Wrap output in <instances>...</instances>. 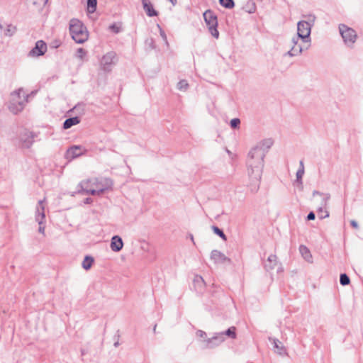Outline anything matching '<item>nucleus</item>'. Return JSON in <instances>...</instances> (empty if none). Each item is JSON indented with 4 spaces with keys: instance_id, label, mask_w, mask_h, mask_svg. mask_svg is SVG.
<instances>
[{
    "instance_id": "9d476101",
    "label": "nucleus",
    "mask_w": 363,
    "mask_h": 363,
    "mask_svg": "<svg viewBox=\"0 0 363 363\" xmlns=\"http://www.w3.org/2000/svg\"><path fill=\"white\" fill-rule=\"evenodd\" d=\"M225 341L224 333H216L211 338L206 339L205 347L206 348H214Z\"/></svg>"
},
{
    "instance_id": "aec40b11",
    "label": "nucleus",
    "mask_w": 363,
    "mask_h": 363,
    "mask_svg": "<svg viewBox=\"0 0 363 363\" xmlns=\"http://www.w3.org/2000/svg\"><path fill=\"white\" fill-rule=\"evenodd\" d=\"M44 200H40L36 207L35 220H45V206L43 205Z\"/></svg>"
},
{
    "instance_id": "0eeeda50",
    "label": "nucleus",
    "mask_w": 363,
    "mask_h": 363,
    "mask_svg": "<svg viewBox=\"0 0 363 363\" xmlns=\"http://www.w3.org/2000/svg\"><path fill=\"white\" fill-rule=\"evenodd\" d=\"M339 30L345 44L352 47L357 40L356 31L345 24L339 25Z\"/></svg>"
},
{
    "instance_id": "39448f33",
    "label": "nucleus",
    "mask_w": 363,
    "mask_h": 363,
    "mask_svg": "<svg viewBox=\"0 0 363 363\" xmlns=\"http://www.w3.org/2000/svg\"><path fill=\"white\" fill-rule=\"evenodd\" d=\"M315 16L314 15H309L307 21H300L297 23V35L301 38L303 43H308L306 48L308 49L311 43V28L314 24Z\"/></svg>"
},
{
    "instance_id": "49530a36",
    "label": "nucleus",
    "mask_w": 363,
    "mask_h": 363,
    "mask_svg": "<svg viewBox=\"0 0 363 363\" xmlns=\"http://www.w3.org/2000/svg\"><path fill=\"white\" fill-rule=\"evenodd\" d=\"M118 345H119V342H116L114 343V347H117Z\"/></svg>"
},
{
    "instance_id": "e433bc0d",
    "label": "nucleus",
    "mask_w": 363,
    "mask_h": 363,
    "mask_svg": "<svg viewBox=\"0 0 363 363\" xmlns=\"http://www.w3.org/2000/svg\"><path fill=\"white\" fill-rule=\"evenodd\" d=\"M45 220H36L39 224L38 232L45 234V225H43Z\"/></svg>"
},
{
    "instance_id": "cd10ccee",
    "label": "nucleus",
    "mask_w": 363,
    "mask_h": 363,
    "mask_svg": "<svg viewBox=\"0 0 363 363\" xmlns=\"http://www.w3.org/2000/svg\"><path fill=\"white\" fill-rule=\"evenodd\" d=\"M177 88L182 91H186L189 88V84L186 80H180L177 85Z\"/></svg>"
},
{
    "instance_id": "9b49d317",
    "label": "nucleus",
    "mask_w": 363,
    "mask_h": 363,
    "mask_svg": "<svg viewBox=\"0 0 363 363\" xmlns=\"http://www.w3.org/2000/svg\"><path fill=\"white\" fill-rule=\"evenodd\" d=\"M47 50V45L43 40L36 42L35 47L29 52L30 57H39L45 54Z\"/></svg>"
},
{
    "instance_id": "09e8293b",
    "label": "nucleus",
    "mask_w": 363,
    "mask_h": 363,
    "mask_svg": "<svg viewBox=\"0 0 363 363\" xmlns=\"http://www.w3.org/2000/svg\"><path fill=\"white\" fill-rule=\"evenodd\" d=\"M0 29H3V26L1 23H0Z\"/></svg>"
},
{
    "instance_id": "1a4fd4ad",
    "label": "nucleus",
    "mask_w": 363,
    "mask_h": 363,
    "mask_svg": "<svg viewBox=\"0 0 363 363\" xmlns=\"http://www.w3.org/2000/svg\"><path fill=\"white\" fill-rule=\"evenodd\" d=\"M301 40V37L297 35H294L291 40V49L284 55L289 57L301 55L303 50V48L300 43Z\"/></svg>"
},
{
    "instance_id": "37998d69",
    "label": "nucleus",
    "mask_w": 363,
    "mask_h": 363,
    "mask_svg": "<svg viewBox=\"0 0 363 363\" xmlns=\"http://www.w3.org/2000/svg\"><path fill=\"white\" fill-rule=\"evenodd\" d=\"M350 224H351V225H352L354 228L357 229V228H359V225H358L357 222V221H355V220H351V221H350Z\"/></svg>"
},
{
    "instance_id": "bb28decb",
    "label": "nucleus",
    "mask_w": 363,
    "mask_h": 363,
    "mask_svg": "<svg viewBox=\"0 0 363 363\" xmlns=\"http://www.w3.org/2000/svg\"><path fill=\"white\" fill-rule=\"evenodd\" d=\"M327 206L325 207L320 203V206L318 208V215L320 219L329 217V212L326 210Z\"/></svg>"
},
{
    "instance_id": "f704fd0d",
    "label": "nucleus",
    "mask_w": 363,
    "mask_h": 363,
    "mask_svg": "<svg viewBox=\"0 0 363 363\" xmlns=\"http://www.w3.org/2000/svg\"><path fill=\"white\" fill-rule=\"evenodd\" d=\"M194 282L195 284H198L200 286H202L204 284V281L201 276H196Z\"/></svg>"
},
{
    "instance_id": "c03bdc74",
    "label": "nucleus",
    "mask_w": 363,
    "mask_h": 363,
    "mask_svg": "<svg viewBox=\"0 0 363 363\" xmlns=\"http://www.w3.org/2000/svg\"><path fill=\"white\" fill-rule=\"evenodd\" d=\"M93 200L91 198H86L85 200H84V203L86 204H89L91 203H92Z\"/></svg>"
},
{
    "instance_id": "f257e3e1",
    "label": "nucleus",
    "mask_w": 363,
    "mask_h": 363,
    "mask_svg": "<svg viewBox=\"0 0 363 363\" xmlns=\"http://www.w3.org/2000/svg\"><path fill=\"white\" fill-rule=\"evenodd\" d=\"M263 152L252 147L248 152L246 161L248 177L247 187L252 193L258 191L264 166Z\"/></svg>"
},
{
    "instance_id": "79ce46f5",
    "label": "nucleus",
    "mask_w": 363,
    "mask_h": 363,
    "mask_svg": "<svg viewBox=\"0 0 363 363\" xmlns=\"http://www.w3.org/2000/svg\"><path fill=\"white\" fill-rule=\"evenodd\" d=\"M315 218V215L313 212H310L307 216V220H314Z\"/></svg>"
},
{
    "instance_id": "4c0bfd02",
    "label": "nucleus",
    "mask_w": 363,
    "mask_h": 363,
    "mask_svg": "<svg viewBox=\"0 0 363 363\" xmlns=\"http://www.w3.org/2000/svg\"><path fill=\"white\" fill-rule=\"evenodd\" d=\"M33 5L41 6L45 5L48 0H31Z\"/></svg>"
},
{
    "instance_id": "c85d7f7f",
    "label": "nucleus",
    "mask_w": 363,
    "mask_h": 363,
    "mask_svg": "<svg viewBox=\"0 0 363 363\" xmlns=\"http://www.w3.org/2000/svg\"><path fill=\"white\" fill-rule=\"evenodd\" d=\"M220 4L225 9H233L235 6L233 0H219Z\"/></svg>"
},
{
    "instance_id": "c9c22d12",
    "label": "nucleus",
    "mask_w": 363,
    "mask_h": 363,
    "mask_svg": "<svg viewBox=\"0 0 363 363\" xmlns=\"http://www.w3.org/2000/svg\"><path fill=\"white\" fill-rule=\"evenodd\" d=\"M240 123V120L239 118H233L230 121V126L233 128H236Z\"/></svg>"
},
{
    "instance_id": "5701e85b",
    "label": "nucleus",
    "mask_w": 363,
    "mask_h": 363,
    "mask_svg": "<svg viewBox=\"0 0 363 363\" xmlns=\"http://www.w3.org/2000/svg\"><path fill=\"white\" fill-rule=\"evenodd\" d=\"M316 195L320 196L322 197L321 201H320L322 206H323L325 207L328 206V201L330 199V194H328V193L324 194V193L320 192L318 191L314 190L313 191V196H315Z\"/></svg>"
},
{
    "instance_id": "a18cd8bd",
    "label": "nucleus",
    "mask_w": 363,
    "mask_h": 363,
    "mask_svg": "<svg viewBox=\"0 0 363 363\" xmlns=\"http://www.w3.org/2000/svg\"><path fill=\"white\" fill-rule=\"evenodd\" d=\"M173 5L176 4V0H169Z\"/></svg>"
},
{
    "instance_id": "2f4dec72",
    "label": "nucleus",
    "mask_w": 363,
    "mask_h": 363,
    "mask_svg": "<svg viewBox=\"0 0 363 363\" xmlns=\"http://www.w3.org/2000/svg\"><path fill=\"white\" fill-rule=\"evenodd\" d=\"M350 278L346 274H341L340 277V282L342 286H346L350 284Z\"/></svg>"
},
{
    "instance_id": "412c9836",
    "label": "nucleus",
    "mask_w": 363,
    "mask_h": 363,
    "mask_svg": "<svg viewBox=\"0 0 363 363\" xmlns=\"http://www.w3.org/2000/svg\"><path fill=\"white\" fill-rule=\"evenodd\" d=\"M299 252L301 253V255H302V257H303V259L309 262V263H312L313 262V257H312V255L309 250V249L305 246V245H301L299 247Z\"/></svg>"
},
{
    "instance_id": "a19ab883",
    "label": "nucleus",
    "mask_w": 363,
    "mask_h": 363,
    "mask_svg": "<svg viewBox=\"0 0 363 363\" xmlns=\"http://www.w3.org/2000/svg\"><path fill=\"white\" fill-rule=\"evenodd\" d=\"M160 35L162 38V39L164 40V41L166 43V44H167L168 43H167V35H166L164 31L162 30L161 28H160Z\"/></svg>"
},
{
    "instance_id": "20e7f679",
    "label": "nucleus",
    "mask_w": 363,
    "mask_h": 363,
    "mask_svg": "<svg viewBox=\"0 0 363 363\" xmlns=\"http://www.w3.org/2000/svg\"><path fill=\"white\" fill-rule=\"evenodd\" d=\"M69 32L72 38L79 44L85 43L89 38V32L83 23L77 18L69 21Z\"/></svg>"
},
{
    "instance_id": "7c9ffc66",
    "label": "nucleus",
    "mask_w": 363,
    "mask_h": 363,
    "mask_svg": "<svg viewBox=\"0 0 363 363\" xmlns=\"http://www.w3.org/2000/svg\"><path fill=\"white\" fill-rule=\"evenodd\" d=\"M212 229L215 234L218 235L220 238H221L223 240H226L227 238L223 231L218 228L217 226L213 225Z\"/></svg>"
},
{
    "instance_id": "de8ad7c7",
    "label": "nucleus",
    "mask_w": 363,
    "mask_h": 363,
    "mask_svg": "<svg viewBox=\"0 0 363 363\" xmlns=\"http://www.w3.org/2000/svg\"><path fill=\"white\" fill-rule=\"evenodd\" d=\"M278 272H282V268L281 267L279 268Z\"/></svg>"
},
{
    "instance_id": "7ed1b4c3",
    "label": "nucleus",
    "mask_w": 363,
    "mask_h": 363,
    "mask_svg": "<svg viewBox=\"0 0 363 363\" xmlns=\"http://www.w3.org/2000/svg\"><path fill=\"white\" fill-rule=\"evenodd\" d=\"M35 94V91L26 94L23 88H19L11 92L9 104V111L13 114L19 113L23 110L26 104L28 103L29 96H33Z\"/></svg>"
},
{
    "instance_id": "c756f323",
    "label": "nucleus",
    "mask_w": 363,
    "mask_h": 363,
    "mask_svg": "<svg viewBox=\"0 0 363 363\" xmlns=\"http://www.w3.org/2000/svg\"><path fill=\"white\" fill-rule=\"evenodd\" d=\"M221 333H224V335H227L233 339H235L236 337L235 327H230L226 331L222 332Z\"/></svg>"
},
{
    "instance_id": "4468645a",
    "label": "nucleus",
    "mask_w": 363,
    "mask_h": 363,
    "mask_svg": "<svg viewBox=\"0 0 363 363\" xmlns=\"http://www.w3.org/2000/svg\"><path fill=\"white\" fill-rule=\"evenodd\" d=\"M211 259L215 264H224L225 262H230V259L227 257L223 253L217 250H213L211 253Z\"/></svg>"
},
{
    "instance_id": "6e6552de",
    "label": "nucleus",
    "mask_w": 363,
    "mask_h": 363,
    "mask_svg": "<svg viewBox=\"0 0 363 363\" xmlns=\"http://www.w3.org/2000/svg\"><path fill=\"white\" fill-rule=\"evenodd\" d=\"M116 62V55L113 52H107L104 55L100 60L101 69L106 72H109L112 70L113 65Z\"/></svg>"
},
{
    "instance_id": "4be33fe9",
    "label": "nucleus",
    "mask_w": 363,
    "mask_h": 363,
    "mask_svg": "<svg viewBox=\"0 0 363 363\" xmlns=\"http://www.w3.org/2000/svg\"><path fill=\"white\" fill-rule=\"evenodd\" d=\"M80 122V120L79 117L75 116L72 118H67L65 121L63 123V128L64 129H69L73 125L79 124Z\"/></svg>"
},
{
    "instance_id": "f3484780",
    "label": "nucleus",
    "mask_w": 363,
    "mask_h": 363,
    "mask_svg": "<svg viewBox=\"0 0 363 363\" xmlns=\"http://www.w3.org/2000/svg\"><path fill=\"white\" fill-rule=\"evenodd\" d=\"M111 249L113 252H119L123 247L122 238L118 235H114L111 240Z\"/></svg>"
},
{
    "instance_id": "ea45409f",
    "label": "nucleus",
    "mask_w": 363,
    "mask_h": 363,
    "mask_svg": "<svg viewBox=\"0 0 363 363\" xmlns=\"http://www.w3.org/2000/svg\"><path fill=\"white\" fill-rule=\"evenodd\" d=\"M196 335L198 337H201V338H205L206 337V333L204 331L201 330H199L196 332Z\"/></svg>"
},
{
    "instance_id": "a878e982",
    "label": "nucleus",
    "mask_w": 363,
    "mask_h": 363,
    "mask_svg": "<svg viewBox=\"0 0 363 363\" xmlns=\"http://www.w3.org/2000/svg\"><path fill=\"white\" fill-rule=\"evenodd\" d=\"M16 31V27L12 24H8L6 28L4 31V36L11 37Z\"/></svg>"
},
{
    "instance_id": "473e14b6",
    "label": "nucleus",
    "mask_w": 363,
    "mask_h": 363,
    "mask_svg": "<svg viewBox=\"0 0 363 363\" xmlns=\"http://www.w3.org/2000/svg\"><path fill=\"white\" fill-rule=\"evenodd\" d=\"M88 9H91V12H94L96 9L97 1L96 0H87Z\"/></svg>"
},
{
    "instance_id": "a211bd4d",
    "label": "nucleus",
    "mask_w": 363,
    "mask_h": 363,
    "mask_svg": "<svg viewBox=\"0 0 363 363\" xmlns=\"http://www.w3.org/2000/svg\"><path fill=\"white\" fill-rule=\"evenodd\" d=\"M143 9L146 14L150 17L157 16L158 13L155 10L150 0H142Z\"/></svg>"
},
{
    "instance_id": "423d86ee",
    "label": "nucleus",
    "mask_w": 363,
    "mask_h": 363,
    "mask_svg": "<svg viewBox=\"0 0 363 363\" xmlns=\"http://www.w3.org/2000/svg\"><path fill=\"white\" fill-rule=\"evenodd\" d=\"M204 21L208 28L211 35L215 38H218L219 32L217 30L218 19L217 16L211 10H206L203 14Z\"/></svg>"
},
{
    "instance_id": "dca6fc26",
    "label": "nucleus",
    "mask_w": 363,
    "mask_h": 363,
    "mask_svg": "<svg viewBox=\"0 0 363 363\" xmlns=\"http://www.w3.org/2000/svg\"><path fill=\"white\" fill-rule=\"evenodd\" d=\"M81 147L78 145H74L69 148L67 152L65 157L67 160H72L79 156H80L82 152L81 151Z\"/></svg>"
},
{
    "instance_id": "2eb2a0df",
    "label": "nucleus",
    "mask_w": 363,
    "mask_h": 363,
    "mask_svg": "<svg viewBox=\"0 0 363 363\" xmlns=\"http://www.w3.org/2000/svg\"><path fill=\"white\" fill-rule=\"evenodd\" d=\"M269 340L273 344L276 353L279 354V355H286L287 354L286 347L278 339L269 337Z\"/></svg>"
},
{
    "instance_id": "72a5a7b5",
    "label": "nucleus",
    "mask_w": 363,
    "mask_h": 363,
    "mask_svg": "<svg viewBox=\"0 0 363 363\" xmlns=\"http://www.w3.org/2000/svg\"><path fill=\"white\" fill-rule=\"evenodd\" d=\"M86 52L83 48H78L77 50V57L82 60L86 55Z\"/></svg>"
},
{
    "instance_id": "6ab92c4d",
    "label": "nucleus",
    "mask_w": 363,
    "mask_h": 363,
    "mask_svg": "<svg viewBox=\"0 0 363 363\" xmlns=\"http://www.w3.org/2000/svg\"><path fill=\"white\" fill-rule=\"evenodd\" d=\"M277 264V257L275 255H270L264 262V267L266 271L269 272L274 269Z\"/></svg>"
},
{
    "instance_id": "ddd939ff",
    "label": "nucleus",
    "mask_w": 363,
    "mask_h": 363,
    "mask_svg": "<svg viewBox=\"0 0 363 363\" xmlns=\"http://www.w3.org/2000/svg\"><path fill=\"white\" fill-rule=\"evenodd\" d=\"M273 144L274 141L272 138H266L257 143V144L253 147L257 150L262 152L263 155L266 156V154L268 152Z\"/></svg>"
},
{
    "instance_id": "b1692460",
    "label": "nucleus",
    "mask_w": 363,
    "mask_h": 363,
    "mask_svg": "<svg viewBox=\"0 0 363 363\" xmlns=\"http://www.w3.org/2000/svg\"><path fill=\"white\" fill-rule=\"evenodd\" d=\"M304 174V164L303 161H300V167L296 172V182L302 186V177Z\"/></svg>"
},
{
    "instance_id": "f03ea898",
    "label": "nucleus",
    "mask_w": 363,
    "mask_h": 363,
    "mask_svg": "<svg viewBox=\"0 0 363 363\" xmlns=\"http://www.w3.org/2000/svg\"><path fill=\"white\" fill-rule=\"evenodd\" d=\"M79 186L81 191L86 194L101 195L104 191L110 190L113 186V181L109 178H95L82 181Z\"/></svg>"
},
{
    "instance_id": "8fccbe9b",
    "label": "nucleus",
    "mask_w": 363,
    "mask_h": 363,
    "mask_svg": "<svg viewBox=\"0 0 363 363\" xmlns=\"http://www.w3.org/2000/svg\"><path fill=\"white\" fill-rule=\"evenodd\" d=\"M226 151H227V153H228V154L230 153V152L228 150H226Z\"/></svg>"
},
{
    "instance_id": "f8f14e48",
    "label": "nucleus",
    "mask_w": 363,
    "mask_h": 363,
    "mask_svg": "<svg viewBox=\"0 0 363 363\" xmlns=\"http://www.w3.org/2000/svg\"><path fill=\"white\" fill-rule=\"evenodd\" d=\"M35 136L36 135L33 132L27 130L23 132L20 137L22 146L26 148L30 147L34 142V138Z\"/></svg>"
},
{
    "instance_id": "58836bf2",
    "label": "nucleus",
    "mask_w": 363,
    "mask_h": 363,
    "mask_svg": "<svg viewBox=\"0 0 363 363\" xmlns=\"http://www.w3.org/2000/svg\"><path fill=\"white\" fill-rule=\"evenodd\" d=\"M109 28L115 33H118L120 31V28L117 26L116 24L111 25L109 26Z\"/></svg>"
},
{
    "instance_id": "393cba45",
    "label": "nucleus",
    "mask_w": 363,
    "mask_h": 363,
    "mask_svg": "<svg viewBox=\"0 0 363 363\" xmlns=\"http://www.w3.org/2000/svg\"><path fill=\"white\" fill-rule=\"evenodd\" d=\"M94 258L91 256H86L82 262V267L85 269V270H88L89 269L93 263H94Z\"/></svg>"
}]
</instances>
